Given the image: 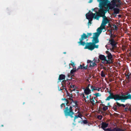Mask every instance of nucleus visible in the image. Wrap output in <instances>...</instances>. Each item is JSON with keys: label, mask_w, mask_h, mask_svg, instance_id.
<instances>
[{"label": "nucleus", "mask_w": 131, "mask_h": 131, "mask_svg": "<svg viewBox=\"0 0 131 131\" xmlns=\"http://www.w3.org/2000/svg\"><path fill=\"white\" fill-rule=\"evenodd\" d=\"M99 7L100 8L98 12L95 10L97 20H99L100 17H105V13L110 9H113V14H115V0L111 2L109 0H102L99 3Z\"/></svg>", "instance_id": "1"}, {"label": "nucleus", "mask_w": 131, "mask_h": 131, "mask_svg": "<svg viewBox=\"0 0 131 131\" xmlns=\"http://www.w3.org/2000/svg\"><path fill=\"white\" fill-rule=\"evenodd\" d=\"M61 100H65L67 102L66 105L67 106L66 107L65 106V108L63 109L65 116L66 118H67L68 117H70L71 118H73V115H75V113L73 109V107H72V106L69 105V102L67 99L64 98L62 99Z\"/></svg>", "instance_id": "2"}, {"label": "nucleus", "mask_w": 131, "mask_h": 131, "mask_svg": "<svg viewBox=\"0 0 131 131\" xmlns=\"http://www.w3.org/2000/svg\"><path fill=\"white\" fill-rule=\"evenodd\" d=\"M92 42H87L86 43V45L84 49H88L89 50L92 51L95 48H98L99 47L98 45H96L95 44L99 42V40L98 38L93 37Z\"/></svg>", "instance_id": "3"}, {"label": "nucleus", "mask_w": 131, "mask_h": 131, "mask_svg": "<svg viewBox=\"0 0 131 131\" xmlns=\"http://www.w3.org/2000/svg\"><path fill=\"white\" fill-rule=\"evenodd\" d=\"M92 33H87V35L84 33H83L81 36V37L79 39L80 41L78 42V43L79 45H82L83 46L86 45V43L85 42L83 41V40L86 38H88L89 36H91Z\"/></svg>", "instance_id": "4"}, {"label": "nucleus", "mask_w": 131, "mask_h": 131, "mask_svg": "<svg viewBox=\"0 0 131 131\" xmlns=\"http://www.w3.org/2000/svg\"><path fill=\"white\" fill-rule=\"evenodd\" d=\"M127 96L124 94H122L121 95H115V100H121L122 101L124 102V101L128 99L131 100V95L127 94Z\"/></svg>", "instance_id": "5"}, {"label": "nucleus", "mask_w": 131, "mask_h": 131, "mask_svg": "<svg viewBox=\"0 0 131 131\" xmlns=\"http://www.w3.org/2000/svg\"><path fill=\"white\" fill-rule=\"evenodd\" d=\"M99 58L102 61V63L105 65L109 64L111 63V61L107 60L106 57L103 55H100L99 56Z\"/></svg>", "instance_id": "6"}, {"label": "nucleus", "mask_w": 131, "mask_h": 131, "mask_svg": "<svg viewBox=\"0 0 131 131\" xmlns=\"http://www.w3.org/2000/svg\"><path fill=\"white\" fill-rule=\"evenodd\" d=\"M96 13H93L91 11L86 14V18L88 19H93V18L95 19H96L97 18H97L96 16Z\"/></svg>", "instance_id": "7"}, {"label": "nucleus", "mask_w": 131, "mask_h": 131, "mask_svg": "<svg viewBox=\"0 0 131 131\" xmlns=\"http://www.w3.org/2000/svg\"><path fill=\"white\" fill-rule=\"evenodd\" d=\"M111 38L109 40V43L112 46V49L114 51L115 49V40L112 38L115 37V35L112 34V32L111 31Z\"/></svg>", "instance_id": "8"}, {"label": "nucleus", "mask_w": 131, "mask_h": 131, "mask_svg": "<svg viewBox=\"0 0 131 131\" xmlns=\"http://www.w3.org/2000/svg\"><path fill=\"white\" fill-rule=\"evenodd\" d=\"M122 3L120 0H115V7L120 8L121 7Z\"/></svg>", "instance_id": "9"}, {"label": "nucleus", "mask_w": 131, "mask_h": 131, "mask_svg": "<svg viewBox=\"0 0 131 131\" xmlns=\"http://www.w3.org/2000/svg\"><path fill=\"white\" fill-rule=\"evenodd\" d=\"M83 89L84 90V92L86 95H88L91 93V90L88 87H86L85 89L84 88Z\"/></svg>", "instance_id": "10"}, {"label": "nucleus", "mask_w": 131, "mask_h": 131, "mask_svg": "<svg viewBox=\"0 0 131 131\" xmlns=\"http://www.w3.org/2000/svg\"><path fill=\"white\" fill-rule=\"evenodd\" d=\"M110 95L105 99L106 101L109 100L110 99H115V95L113 94L112 93H111L110 92H109Z\"/></svg>", "instance_id": "11"}, {"label": "nucleus", "mask_w": 131, "mask_h": 131, "mask_svg": "<svg viewBox=\"0 0 131 131\" xmlns=\"http://www.w3.org/2000/svg\"><path fill=\"white\" fill-rule=\"evenodd\" d=\"M92 61L93 62H92L91 63H90V64L88 68H90L91 67H93L97 66V64L96 63H95V62L96 61L95 58H94L93 60Z\"/></svg>", "instance_id": "12"}, {"label": "nucleus", "mask_w": 131, "mask_h": 131, "mask_svg": "<svg viewBox=\"0 0 131 131\" xmlns=\"http://www.w3.org/2000/svg\"><path fill=\"white\" fill-rule=\"evenodd\" d=\"M74 115V119L73 121L75 123V120L76 119L78 118L79 117L81 119H82V118H81L82 117L83 115L80 113H79L78 115Z\"/></svg>", "instance_id": "13"}, {"label": "nucleus", "mask_w": 131, "mask_h": 131, "mask_svg": "<svg viewBox=\"0 0 131 131\" xmlns=\"http://www.w3.org/2000/svg\"><path fill=\"white\" fill-rule=\"evenodd\" d=\"M103 20L102 23H103L104 25H106V24L109 22V20L107 18L105 17H103Z\"/></svg>", "instance_id": "14"}, {"label": "nucleus", "mask_w": 131, "mask_h": 131, "mask_svg": "<svg viewBox=\"0 0 131 131\" xmlns=\"http://www.w3.org/2000/svg\"><path fill=\"white\" fill-rule=\"evenodd\" d=\"M108 125V124L106 123L103 122L101 124V128L103 130L107 127Z\"/></svg>", "instance_id": "15"}, {"label": "nucleus", "mask_w": 131, "mask_h": 131, "mask_svg": "<svg viewBox=\"0 0 131 131\" xmlns=\"http://www.w3.org/2000/svg\"><path fill=\"white\" fill-rule=\"evenodd\" d=\"M121 10H120L119 8H115V17L117 16V14H121Z\"/></svg>", "instance_id": "16"}, {"label": "nucleus", "mask_w": 131, "mask_h": 131, "mask_svg": "<svg viewBox=\"0 0 131 131\" xmlns=\"http://www.w3.org/2000/svg\"><path fill=\"white\" fill-rule=\"evenodd\" d=\"M66 76L65 75L63 74L60 75L58 78V80L60 81L61 80H64Z\"/></svg>", "instance_id": "17"}, {"label": "nucleus", "mask_w": 131, "mask_h": 131, "mask_svg": "<svg viewBox=\"0 0 131 131\" xmlns=\"http://www.w3.org/2000/svg\"><path fill=\"white\" fill-rule=\"evenodd\" d=\"M62 86L60 87V88H59V86H58V89L59 91H60L63 90V89H64L67 92V89L66 88V85H62Z\"/></svg>", "instance_id": "18"}, {"label": "nucleus", "mask_w": 131, "mask_h": 131, "mask_svg": "<svg viewBox=\"0 0 131 131\" xmlns=\"http://www.w3.org/2000/svg\"><path fill=\"white\" fill-rule=\"evenodd\" d=\"M90 102L92 103V105L93 106L97 102V101L96 100V102H95V100L91 98H90Z\"/></svg>", "instance_id": "19"}, {"label": "nucleus", "mask_w": 131, "mask_h": 131, "mask_svg": "<svg viewBox=\"0 0 131 131\" xmlns=\"http://www.w3.org/2000/svg\"><path fill=\"white\" fill-rule=\"evenodd\" d=\"M115 131H126L125 130L121 128L118 127H115Z\"/></svg>", "instance_id": "20"}, {"label": "nucleus", "mask_w": 131, "mask_h": 131, "mask_svg": "<svg viewBox=\"0 0 131 131\" xmlns=\"http://www.w3.org/2000/svg\"><path fill=\"white\" fill-rule=\"evenodd\" d=\"M71 106H72V107H74L78 105L77 102L76 101L73 100V102H72V104H71Z\"/></svg>", "instance_id": "21"}, {"label": "nucleus", "mask_w": 131, "mask_h": 131, "mask_svg": "<svg viewBox=\"0 0 131 131\" xmlns=\"http://www.w3.org/2000/svg\"><path fill=\"white\" fill-rule=\"evenodd\" d=\"M100 105H102L103 107L102 109L104 111H106L108 109L107 106H105L104 104H100Z\"/></svg>", "instance_id": "22"}, {"label": "nucleus", "mask_w": 131, "mask_h": 131, "mask_svg": "<svg viewBox=\"0 0 131 131\" xmlns=\"http://www.w3.org/2000/svg\"><path fill=\"white\" fill-rule=\"evenodd\" d=\"M81 69H83L84 70H86L87 69L88 67V65H87L85 66H83L82 65L80 64V66H79Z\"/></svg>", "instance_id": "23"}, {"label": "nucleus", "mask_w": 131, "mask_h": 131, "mask_svg": "<svg viewBox=\"0 0 131 131\" xmlns=\"http://www.w3.org/2000/svg\"><path fill=\"white\" fill-rule=\"evenodd\" d=\"M63 101H64V103H63L61 105H60V107L61 108H62V107L64 106V107H65V106H66V107L67 106V105H66V104L67 103V102H66V101L65 100H62Z\"/></svg>", "instance_id": "24"}, {"label": "nucleus", "mask_w": 131, "mask_h": 131, "mask_svg": "<svg viewBox=\"0 0 131 131\" xmlns=\"http://www.w3.org/2000/svg\"><path fill=\"white\" fill-rule=\"evenodd\" d=\"M107 57H108V60H110L111 61V63L112 62V56L111 53H109V54L107 55Z\"/></svg>", "instance_id": "25"}, {"label": "nucleus", "mask_w": 131, "mask_h": 131, "mask_svg": "<svg viewBox=\"0 0 131 131\" xmlns=\"http://www.w3.org/2000/svg\"><path fill=\"white\" fill-rule=\"evenodd\" d=\"M68 100L69 102V105H71V104H72V102H73V100L70 97L68 98Z\"/></svg>", "instance_id": "26"}, {"label": "nucleus", "mask_w": 131, "mask_h": 131, "mask_svg": "<svg viewBox=\"0 0 131 131\" xmlns=\"http://www.w3.org/2000/svg\"><path fill=\"white\" fill-rule=\"evenodd\" d=\"M78 123H81V124H82L83 123L84 124H86L88 123V122L86 120H83L82 122L79 121Z\"/></svg>", "instance_id": "27"}, {"label": "nucleus", "mask_w": 131, "mask_h": 131, "mask_svg": "<svg viewBox=\"0 0 131 131\" xmlns=\"http://www.w3.org/2000/svg\"><path fill=\"white\" fill-rule=\"evenodd\" d=\"M103 30V28H101V27H100L97 29V32L100 34L102 32V30Z\"/></svg>", "instance_id": "28"}, {"label": "nucleus", "mask_w": 131, "mask_h": 131, "mask_svg": "<svg viewBox=\"0 0 131 131\" xmlns=\"http://www.w3.org/2000/svg\"><path fill=\"white\" fill-rule=\"evenodd\" d=\"M94 36L93 37L95 38H98L100 34L97 32H96L94 33Z\"/></svg>", "instance_id": "29"}, {"label": "nucleus", "mask_w": 131, "mask_h": 131, "mask_svg": "<svg viewBox=\"0 0 131 131\" xmlns=\"http://www.w3.org/2000/svg\"><path fill=\"white\" fill-rule=\"evenodd\" d=\"M120 65V64L119 62H118V60L116 59L115 60V67H118V66H119Z\"/></svg>", "instance_id": "30"}, {"label": "nucleus", "mask_w": 131, "mask_h": 131, "mask_svg": "<svg viewBox=\"0 0 131 131\" xmlns=\"http://www.w3.org/2000/svg\"><path fill=\"white\" fill-rule=\"evenodd\" d=\"M116 104L119 107H121L122 106L123 107H125L126 106V105L124 104H121L119 103L116 102Z\"/></svg>", "instance_id": "31"}, {"label": "nucleus", "mask_w": 131, "mask_h": 131, "mask_svg": "<svg viewBox=\"0 0 131 131\" xmlns=\"http://www.w3.org/2000/svg\"><path fill=\"white\" fill-rule=\"evenodd\" d=\"M96 87L94 86L93 85H91V91H93L94 90L95 91L97 90V89L96 88Z\"/></svg>", "instance_id": "32"}, {"label": "nucleus", "mask_w": 131, "mask_h": 131, "mask_svg": "<svg viewBox=\"0 0 131 131\" xmlns=\"http://www.w3.org/2000/svg\"><path fill=\"white\" fill-rule=\"evenodd\" d=\"M119 29L117 27V26L115 25V38H116V36L117 37V35H116V33H117V31H118Z\"/></svg>", "instance_id": "33"}, {"label": "nucleus", "mask_w": 131, "mask_h": 131, "mask_svg": "<svg viewBox=\"0 0 131 131\" xmlns=\"http://www.w3.org/2000/svg\"><path fill=\"white\" fill-rule=\"evenodd\" d=\"M101 75L102 77H105V74L104 73L103 71H102L101 72Z\"/></svg>", "instance_id": "34"}, {"label": "nucleus", "mask_w": 131, "mask_h": 131, "mask_svg": "<svg viewBox=\"0 0 131 131\" xmlns=\"http://www.w3.org/2000/svg\"><path fill=\"white\" fill-rule=\"evenodd\" d=\"M105 25H104V24L103 23H102L100 27H101V28H103V29L105 28Z\"/></svg>", "instance_id": "35"}, {"label": "nucleus", "mask_w": 131, "mask_h": 131, "mask_svg": "<svg viewBox=\"0 0 131 131\" xmlns=\"http://www.w3.org/2000/svg\"><path fill=\"white\" fill-rule=\"evenodd\" d=\"M66 80H64H64H63L61 82L62 85H65L66 84Z\"/></svg>", "instance_id": "36"}, {"label": "nucleus", "mask_w": 131, "mask_h": 131, "mask_svg": "<svg viewBox=\"0 0 131 131\" xmlns=\"http://www.w3.org/2000/svg\"><path fill=\"white\" fill-rule=\"evenodd\" d=\"M76 71V70H75L74 69H72L70 71V73L71 74H74V73Z\"/></svg>", "instance_id": "37"}, {"label": "nucleus", "mask_w": 131, "mask_h": 131, "mask_svg": "<svg viewBox=\"0 0 131 131\" xmlns=\"http://www.w3.org/2000/svg\"><path fill=\"white\" fill-rule=\"evenodd\" d=\"M93 95H94L96 96V97H97L98 96H100L101 95L100 94V93H95V94H93Z\"/></svg>", "instance_id": "38"}, {"label": "nucleus", "mask_w": 131, "mask_h": 131, "mask_svg": "<svg viewBox=\"0 0 131 131\" xmlns=\"http://www.w3.org/2000/svg\"><path fill=\"white\" fill-rule=\"evenodd\" d=\"M89 20L88 24L90 25H91V22L92 21L93 19H88Z\"/></svg>", "instance_id": "39"}, {"label": "nucleus", "mask_w": 131, "mask_h": 131, "mask_svg": "<svg viewBox=\"0 0 131 131\" xmlns=\"http://www.w3.org/2000/svg\"><path fill=\"white\" fill-rule=\"evenodd\" d=\"M117 42L116 41V40H115V50L116 48H117V47H118V46H119V45L118 44H117Z\"/></svg>", "instance_id": "40"}, {"label": "nucleus", "mask_w": 131, "mask_h": 131, "mask_svg": "<svg viewBox=\"0 0 131 131\" xmlns=\"http://www.w3.org/2000/svg\"><path fill=\"white\" fill-rule=\"evenodd\" d=\"M102 117V116L101 115H98L97 116V118L100 119H101Z\"/></svg>", "instance_id": "41"}, {"label": "nucleus", "mask_w": 131, "mask_h": 131, "mask_svg": "<svg viewBox=\"0 0 131 131\" xmlns=\"http://www.w3.org/2000/svg\"><path fill=\"white\" fill-rule=\"evenodd\" d=\"M104 131H112L111 129L110 128H107V129H104Z\"/></svg>", "instance_id": "42"}, {"label": "nucleus", "mask_w": 131, "mask_h": 131, "mask_svg": "<svg viewBox=\"0 0 131 131\" xmlns=\"http://www.w3.org/2000/svg\"><path fill=\"white\" fill-rule=\"evenodd\" d=\"M93 62V61H92L91 60H88L87 61V63H91L92 62Z\"/></svg>", "instance_id": "43"}, {"label": "nucleus", "mask_w": 131, "mask_h": 131, "mask_svg": "<svg viewBox=\"0 0 131 131\" xmlns=\"http://www.w3.org/2000/svg\"><path fill=\"white\" fill-rule=\"evenodd\" d=\"M125 76L126 77V78L127 79H129V75H128L126 74Z\"/></svg>", "instance_id": "44"}, {"label": "nucleus", "mask_w": 131, "mask_h": 131, "mask_svg": "<svg viewBox=\"0 0 131 131\" xmlns=\"http://www.w3.org/2000/svg\"><path fill=\"white\" fill-rule=\"evenodd\" d=\"M128 108L127 107H126L124 109V111L125 112H127L128 111Z\"/></svg>", "instance_id": "45"}, {"label": "nucleus", "mask_w": 131, "mask_h": 131, "mask_svg": "<svg viewBox=\"0 0 131 131\" xmlns=\"http://www.w3.org/2000/svg\"><path fill=\"white\" fill-rule=\"evenodd\" d=\"M83 97L84 98V100L85 101V102H86V101L85 99V97L84 94L83 95Z\"/></svg>", "instance_id": "46"}, {"label": "nucleus", "mask_w": 131, "mask_h": 131, "mask_svg": "<svg viewBox=\"0 0 131 131\" xmlns=\"http://www.w3.org/2000/svg\"><path fill=\"white\" fill-rule=\"evenodd\" d=\"M102 114H103V115L104 116L106 115V113L105 112H102Z\"/></svg>", "instance_id": "47"}, {"label": "nucleus", "mask_w": 131, "mask_h": 131, "mask_svg": "<svg viewBox=\"0 0 131 131\" xmlns=\"http://www.w3.org/2000/svg\"><path fill=\"white\" fill-rule=\"evenodd\" d=\"M106 53L107 54V55H108L109 54V53H110L108 51H106Z\"/></svg>", "instance_id": "48"}, {"label": "nucleus", "mask_w": 131, "mask_h": 131, "mask_svg": "<svg viewBox=\"0 0 131 131\" xmlns=\"http://www.w3.org/2000/svg\"><path fill=\"white\" fill-rule=\"evenodd\" d=\"M117 16L118 17V18H121V17L122 15L119 14L117 15Z\"/></svg>", "instance_id": "49"}, {"label": "nucleus", "mask_w": 131, "mask_h": 131, "mask_svg": "<svg viewBox=\"0 0 131 131\" xmlns=\"http://www.w3.org/2000/svg\"><path fill=\"white\" fill-rule=\"evenodd\" d=\"M72 63L70 64V65L72 66V65H74V63L73 62H71Z\"/></svg>", "instance_id": "50"}, {"label": "nucleus", "mask_w": 131, "mask_h": 131, "mask_svg": "<svg viewBox=\"0 0 131 131\" xmlns=\"http://www.w3.org/2000/svg\"><path fill=\"white\" fill-rule=\"evenodd\" d=\"M96 98H97V97H92V98L91 99H93V100H94Z\"/></svg>", "instance_id": "51"}, {"label": "nucleus", "mask_w": 131, "mask_h": 131, "mask_svg": "<svg viewBox=\"0 0 131 131\" xmlns=\"http://www.w3.org/2000/svg\"><path fill=\"white\" fill-rule=\"evenodd\" d=\"M115 104H114V105L113 106V110H114V111H115Z\"/></svg>", "instance_id": "52"}, {"label": "nucleus", "mask_w": 131, "mask_h": 131, "mask_svg": "<svg viewBox=\"0 0 131 131\" xmlns=\"http://www.w3.org/2000/svg\"><path fill=\"white\" fill-rule=\"evenodd\" d=\"M74 85L71 86H70V88H74Z\"/></svg>", "instance_id": "53"}, {"label": "nucleus", "mask_w": 131, "mask_h": 131, "mask_svg": "<svg viewBox=\"0 0 131 131\" xmlns=\"http://www.w3.org/2000/svg\"><path fill=\"white\" fill-rule=\"evenodd\" d=\"M90 84H88V85L86 87H88V88H89V87L90 86Z\"/></svg>", "instance_id": "54"}, {"label": "nucleus", "mask_w": 131, "mask_h": 131, "mask_svg": "<svg viewBox=\"0 0 131 131\" xmlns=\"http://www.w3.org/2000/svg\"><path fill=\"white\" fill-rule=\"evenodd\" d=\"M70 97L71 98H72V99L73 98V95L72 94H71V95L70 96Z\"/></svg>", "instance_id": "55"}, {"label": "nucleus", "mask_w": 131, "mask_h": 131, "mask_svg": "<svg viewBox=\"0 0 131 131\" xmlns=\"http://www.w3.org/2000/svg\"><path fill=\"white\" fill-rule=\"evenodd\" d=\"M80 69V68L79 67L78 68H77V69H76V71L77 70H78Z\"/></svg>", "instance_id": "56"}, {"label": "nucleus", "mask_w": 131, "mask_h": 131, "mask_svg": "<svg viewBox=\"0 0 131 131\" xmlns=\"http://www.w3.org/2000/svg\"><path fill=\"white\" fill-rule=\"evenodd\" d=\"M128 110H129V111H131V109L130 108H128Z\"/></svg>", "instance_id": "57"}, {"label": "nucleus", "mask_w": 131, "mask_h": 131, "mask_svg": "<svg viewBox=\"0 0 131 131\" xmlns=\"http://www.w3.org/2000/svg\"><path fill=\"white\" fill-rule=\"evenodd\" d=\"M100 89H101V88H99L98 89H97V90L98 91H100Z\"/></svg>", "instance_id": "58"}, {"label": "nucleus", "mask_w": 131, "mask_h": 131, "mask_svg": "<svg viewBox=\"0 0 131 131\" xmlns=\"http://www.w3.org/2000/svg\"><path fill=\"white\" fill-rule=\"evenodd\" d=\"M74 69V70L76 71V68H73V69Z\"/></svg>", "instance_id": "59"}, {"label": "nucleus", "mask_w": 131, "mask_h": 131, "mask_svg": "<svg viewBox=\"0 0 131 131\" xmlns=\"http://www.w3.org/2000/svg\"><path fill=\"white\" fill-rule=\"evenodd\" d=\"M89 96H88V95H87V96H86V98L87 99H89Z\"/></svg>", "instance_id": "60"}, {"label": "nucleus", "mask_w": 131, "mask_h": 131, "mask_svg": "<svg viewBox=\"0 0 131 131\" xmlns=\"http://www.w3.org/2000/svg\"><path fill=\"white\" fill-rule=\"evenodd\" d=\"M75 64H74V65H73H73H72V66L73 67H75Z\"/></svg>", "instance_id": "61"}, {"label": "nucleus", "mask_w": 131, "mask_h": 131, "mask_svg": "<svg viewBox=\"0 0 131 131\" xmlns=\"http://www.w3.org/2000/svg\"><path fill=\"white\" fill-rule=\"evenodd\" d=\"M100 66L101 67H103L104 66L102 64H101Z\"/></svg>", "instance_id": "62"}, {"label": "nucleus", "mask_w": 131, "mask_h": 131, "mask_svg": "<svg viewBox=\"0 0 131 131\" xmlns=\"http://www.w3.org/2000/svg\"><path fill=\"white\" fill-rule=\"evenodd\" d=\"M82 65L83 66H84V63H83Z\"/></svg>", "instance_id": "63"}, {"label": "nucleus", "mask_w": 131, "mask_h": 131, "mask_svg": "<svg viewBox=\"0 0 131 131\" xmlns=\"http://www.w3.org/2000/svg\"><path fill=\"white\" fill-rule=\"evenodd\" d=\"M113 131H115V128H113Z\"/></svg>", "instance_id": "64"}]
</instances>
